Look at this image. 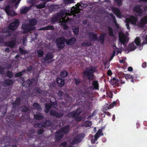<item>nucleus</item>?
Segmentation results:
<instances>
[{
  "label": "nucleus",
  "instance_id": "5fc2aeb1",
  "mask_svg": "<svg viewBox=\"0 0 147 147\" xmlns=\"http://www.w3.org/2000/svg\"><path fill=\"white\" fill-rule=\"evenodd\" d=\"M115 2H117L119 6H121L122 4V0H114Z\"/></svg>",
  "mask_w": 147,
  "mask_h": 147
},
{
  "label": "nucleus",
  "instance_id": "7c9ffc66",
  "mask_svg": "<svg viewBox=\"0 0 147 147\" xmlns=\"http://www.w3.org/2000/svg\"><path fill=\"white\" fill-rule=\"evenodd\" d=\"M92 125V122L91 121L86 120L83 123L82 126L85 127H89L91 126Z\"/></svg>",
  "mask_w": 147,
  "mask_h": 147
},
{
  "label": "nucleus",
  "instance_id": "4d7b16f0",
  "mask_svg": "<svg viewBox=\"0 0 147 147\" xmlns=\"http://www.w3.org/2000/svg\"><path fill=\"white\" fill-rule=\"evenodd\" d=\"M45 108L50 109L51 108L52 105L51 104L49 103H47L45 105Z\"/></svg>",
  "mask_w": 147,
  "mask_h": 147
},
{
  "label": "nucleus",
  "instance_id": "4468645a",
  "mask_svg": "<svg viewBox=\"0 0 147 147\" xmlns=\"http://www.w3.org/2000/svg\"><path fill=\"white\" fill-rule=\"evenodd\" d=\"M91 88L92 90H98L99 89V84L97 80H93L92 83Z\"/></svg>",
  "mask_w": 147,
  "mask_h": 147
},
{
  "label": "nucleus",
  "instance_id": "a19ab883",
  "mask_svg": "<svg viewBox=\"0 0 147 147\" xmlns=\"http://www.w3.org/2000/svg\"><path fill=\"white\" fill-rule=\"evenodd\" d=\"M61 76L62 78H65L67 75V73L65 70H63L60 73Z\"/></svg>",
  "mask_w": 147,
  "mask_h": 147
},
{
  "label": "nucleus",
  "instance_id": "c9c22d12",
  "mask_svg": "<svg viewBox=\"0 0 147 147\" xmlns=\"http://www.w3.org/2000/svg\"><path fill=\"white\" fill-rule=\"evenodd\" d=\"M125 78L127 80H131V81L134 83L133 77L131 75L129 74H126L125 76Z\"/></svg>",
  "mask_w": 147,
  "mask_h": 147
},
{
  "label": "nucleus",
  "instance_id": "6e6552de",
  "mask_svg": "<svg viewBox=\"0 0 147 147\" xmlns=\"http://www.w3.org/2000/svg\"><path fill=\"white\" fill-rule=\"evenodd\" d=\"M63 136V134L61 133L59 130L55 133V140L56 141L58 142L61 139Z\"/></svg>",
  "mask_w": 147,
  "mask_h": 147
},
{
  "label": "nucleus",
  "instance_id": "ea45409f",
  "mask_svg": "<svg viewBox=\"0 0 147 147\" xmlns=\"http://www.w3.org/2000/svg\"><path fill=\"white\" fill-rule=\"evenodd\" d=\"M74 118L76 121L79 122L82 119V116H79V115H77L76 114Z\"/></svg>",
  "mask_w": 147,
  "mask_h": 147
},
{
  "label": "nucleus",
  "instance_id": "9b49d317",
  "mask_svg": "<svg viewBox=\"0 0 147 147\" xmlns=\"http://www.w3.org/2000/svg\"><path fill=\"white\" fill-rule=\"evenodd\" d=\"M119 42L123 44L128 41L127 38L123 34L119 36Z\"/></svg>",
  "mask_w": 147,
  "mask_h": 147
},
{
  "label": "nucleus",
  "instance_id": "37998d69",
  "mask_svg": "<svg viewBox=\"0 0 147 147\" xmlns=\"http://www.w3.org/2000/svg\"><path fill=\"white\" fill-rule=\"evenodd\" d=\"M74 34L77 35L79 32V28L78 27H75L72 28Z\"/></svg>",
  "mask_w": 147,
  "mask_h": 147
},
{
  "label": "nucleus",
  "instance_id": "f3484780",
  "mask_svg": "<svg viewBox=\"0 0 147 147\" xmlns=\"http://www.w3.org/2000/svg\"><path fill=\"white\" fill-rule=\"evenodd\" d=\"M16 43V39L13 40H12L5 42V45L6 46L13 48L15 46Z\"/></svg>",
  "mask_w": 147,
  "mask_h": 147
},
{
  "label": "nucleus",
  "instance_id": "f8f14e48",
  "mask_svg": "<svg viewBox=\"0 0 147 147\" xmlns=\"http://www.w3.org/2000/svg\"><path fill=\"white\" fill-rule=\"evenodd\" d=\"M22 28L25 30L26 32H29L34 30V27H31L29 26V24H22Z\"/></svg>",
  "mask_w": 147,
  "mask_h": 147
},
{
  "label": "nucleus",
  "instance_id": "2eb2a0df",
  "mask_svg": "<svg viewBox=\"0 0 147 147\" xmlns=\"http://www.w3.org/2000/svg\"><path fill=\"white\" fill-rule=\"evenodd\" d=\"M53 57V53L51 52H49L46 55L45 57L44 58V63H46L48 60L51 59Z\"/></svg>",
  "mask_w": 147,
  "mask_h": 147
},
{
  "label": "nucleus",
  "instance_id": "7ed1b4c3",
  "mask_svg": "<svg viewBox=\"0 0 147 147\" xmlns=\"http://www.w3.org/2000/svg\"><path fill=\"white\" fill-rule=\"evenodd\" d=\"M12 140L10 136L5 137V136L0 139V144H4V146H7L10 145V143L12 142Z\"/></svg>",
  "mask_w": 147,
  "mask_h": 147
},
{
  "label": "nucleus",
  "instance_id": "c756f323",
  "mask_svg": "<svg viewBox=\"0 0 147 147\" xmlns=\"http://www.w3.org/2000/svg\"><path fill=\"white\" fill-rule=\"evenodd\" d=\"M26 70L25 69H24L22 71L18 72L15 75V77H21L23 75V74L26 73Z\"/></svg>",
  "mask_w": 147,
  "mask_h": 147
},
{
  "label": "nucleus",
  "instance_id": "052dcab7",
  "mask_svg": "<svg viewBox=\"0 0 147 147\" xmlns=\"http://www.w3.org/2000/svg\"><path fill=\"white\" fill-rule=\"evenodd\" d=\"M5 10L7 14H9L10 13V7L9 6L6 7L5 8Z\"/></svg>",
  "mask_w": 147,
  "mask_h": 147
},
{
  "label": "nucleus",
  "instance_id": "dca6fc26",
  "mask_svg": "<svg viewBox=\"0 0 147 147\" xmlns=\"http://www.w3.org/2000/svg\"><path fill=\"white\" fill-rule=\"evenodd\" d=\"M113 12L115 14L117 17L121 18V14L120 10L117 7H113L112 9Z\"/></svg>",
  "mask_w": 147,
  "mask_h": 147
},
{
  "label": "nucleus",
  "instance_id": "680f3d73",
  "mask_svg": "<svg viewBox=\"0 0 147 147\" xmlns=\"http://www.w3.org/2000/svg\"><path fill=\"white\" fill-rule=\"evenodd\" d=\"M4 71V68L1 65H0V74H3Z\"/></svg>",
  "mask_w": 147,
  "mask_h": 147
},
{
  "label": "nucleus",
  "instance_id": "09e8293b",
  "mask_svg": "<svg viewBox=\"0 0 147 147\" xmlns=\"http://www.w3.org/2000/svg\"><path fill=\"white\" fill-rule=\"evenodd\" d=\"M75 113H74V111L70 112L67 114V116L68 117H74L75 115Z\"/></svg>",
  "mask_w": 147,
  "mask_h": 147
},
{
  "label": "nucleus",
  "instance_id": "20e7f679",
  "mask_svg": "<svg viewBox=\"0 0 147 147\" xmlns=\"http://www.w3.org/2000/svg\"><path fill=\"white\" fill-rule=\"evenodd\" d=\"M65 38L63 37L57 38L56 40L57 47L59 49H63L65 46Z\"/></svg>",
  "mask_w": 147,
  "mask_h": 147
},
{
  "label": "nucleus",
  "instance_id": "f704fd0d",
  "mask_svg": "<svg viewBox=\"0 0 147 147\" xmlns=\"http://www.w3.org/2000/svg\"><path fill=\"white\" fill-rule=\"evenodd\" d=\"M33 126L35 128H41L44 127L42 122L35 123L34 124Z\"/></svg>",
  "mask_w": 147,
  "mask_h": 147
},
{
  "label": "nucleus",
  "instance_id": "a18cd8bd",
  "mask_svg": "<svg viewBox=\"0 0 147 147\" xmlns=\"http://www.w3.org/2000/svg\"><path fill=\"white\" fill-rule=\"evenodd\" d=\"M63 3L65 5H68L74 3V0H63Z\"/></svg>",
  "mask_w": 147,
  "mask_h": 147
},
{
  "label": "nucleus",
  "instance_id": "2f4dec72",
  "mask_svg": "<svg viewBox=\"0 0 147 147\" xmlns=\"http://www.w3.org/2000/svg\"><path fill=\"white\" fill-rule=\"evenodd\" d=\"M42 122L44 127H47L50 126L52 124L51 121L50 120H46L45 122Z\"/></svg>",
  "mask_w": 147,
  "mask_h": 147
},
{
  "label": "nucleus",
  "instance_id": "6e6d98bb",
  "mask_svg": "<svg viewBox=\"0 0 147 147\" xmlns=\"http://www.w3.org/2000/svg\"><path fill=\"white\" fill-rule=\"evenodd\" d=\"M44 130L42 129H40L37 131V134L39 135H41L44 132Z\"/></svg>",
  "mask_w": 147,
  "mask_h": 147
},
{
  "label": "nucleus",
  "instance_id": "6ab92c4d",
  "mask_svg": "<svg viewBox=\"0 0 147 147\" xmlns=\"http://www.w3.org/2000/svg\"><path fill=\"white\" fill-rule=\"evenodd\" d=\"M69 130V126L68 125L65 126L61 128L59 131L62 133L67 134Z\"/></svg>",
  "mask_w": 147,
  "mask_h": 147
},
{
  "label": "nucleus",
  "instance_id": "3c124183",
  "mask_svg": "<svg viewBox=\"0 0 147 147\" xmlns=\"http://www.w3.org/2000/svg\"><path fill=\"white\" fill-rule=\"evenodd\" d=\"M22 111L23 112H26L28 111L29 109L26 106H24L22 107L21 108Z\"/></svg>",
  "mask_w": 147,
  "mask_h": 147
},
{
  "label": "nucleus",
  "instance_id": "4be33fe9",
  "mask_svg": "<svg viewBox=\"0 0 147 147\" xmlns=\"http://www.w3.org/2000/svg\"><path fill=\"white\" fill-rule=\"evenodd\" d=\"M136 47L135 45L134 42L130 43L128 46L127 50L128 51H132L135 50Z\"/></svg>",
  "mask_w": 147,
  "mask_h": 147
},
{
  "label": "nucleus",
  "instance_id": "1a4fd4ad",
  "mask_svg": "<svg viewBox=\"0 0 147 147\" xmlns=\"http://www.w3.org/2000/svg\"><path fill=\"white\" fill-rule=\"evenodd\" d=\"M62 16L61 13H57L51 18V21L52 23L55 22L59 21Z\"/></svg>",
  "mask_w": 147,
  "mask_h": 147
},
{
  "label": "nucleus",
  "instance_id": "603ef678",
  "mask_svg": "<svg viewBox=\"0 0 147 147\" xmlns=\"http://www.w3.org/2000/svg\"><path fill=\"white\" fill-rule=\"evenodd\" d=\"M34 82V79H31V80H28L26 81V82L28 86L32 84Z\"/></svg>",
  "mask_w": 147,
  "mask_h": 147
},
{
  "label": "nucleus",
  "instance_id": "4c0bfd02",
  "mask_svg": "<svg viewBox=\"0 0 147 147\" xmlns=\"http://www.w3.org/2000/svg\"><path fill=\"white\" fill-rule=\"evenodd\" d=\"M37 53L38 57H40L43 56L44 54V52L42 50L40 49L37 51Z\"/></svg>",
  "mask_w": 147,
  "mask_h": 147
},
{
  "label": "nucleus",
  "instance_id": "a878e982",
  "mask_svg": "<svg viewBox=\"0 0 147 147\" xmlns=\"http://www.w3.org/2000/svg\"><path fill=\"white\" fill-rule=\"evenodd\" d=\"M89 95V91L87 89H84L82 91L81 93V96L84 97L86 98Z\"/></svg>",
  "mask_w": 147,
  "mask_h": 147
},
{
  "label": "nucleus",
  "instance_id": "9d476101",
  "mask_svg": "<svg viewBox=\"0 0 147 147\" xmlns=\"http://www.w3.org/2000/svg\"><path fill=\"white\" fill-rule=\"evenodd\" d=\"M14 83V81L11 79H7L4 81L3 83V86L4 87H7L13 85Z\"/></svg>",
  "mask_w": 147,
  "mask_h": 147
},
{
  "label": "nucleus",
  "instance_id": "0eeeda50",
  "mask_svg": "<svg viewBox=\"0 0 147 147\" xmlns=\"http://www.w3.org/2000/svg\"><path fill=\"white\" fill-rule=\"evenodd\" d=\"M84 136V134H80L77 135L75 138L73 139L71 144H75L80 142Z\"/></svg>",
  "mask_w": 147,
  "mask_h": 147
},
{
  "label": "nucleus",
  "instance_id": "c85d7f7f",
  "mask_svg": "<svg viewBox=\"0 0 147 147\" xmlns=\"http://www.w3.org/2000/svg\"><path fill=\"white\" fill-rule=\"evenodd\" d=\"M57 81L58 85L60 87L63 86L64 84V80L61 78H58L57 79Z\"/></svg>",
  "mask_w": 147,
  "mask_h": 147
},
{
  "label": "nucleus",
  "instance_id": "774afa93",
  "mask_svg": "<svg viewBox=\"0 0 147 147\" xmlns=\"http://www.w3.org/2000/svg\"><path fill=\"white\" fill-rule=\"evenodd\" d=\"M116 104L117 102L115 101H114L113 102L111 103V104L110 105V106H111V108H112L116 105Z\"/></svg>",
  "mask_w": 147,
  "mask_h": 147
},
{
  "label": "nucleus",
  "instance_id": "423d86ee",
  "mask_svg": "<svg viewBox=\"0 0 147 147\" xmlns=\"http://www.w3.org/2000/svg\"><path fill=\"white\" fill-rule=\"evenodd\" d=\"M20 22L18 19H16L14 21L11 23L8 26V29L12 31L16 30Z\"/></svg>",
  "mask_w": 147,
  "mask_h": 147
},
{
  "label": "nucleus",
  "instance_id": "79ce46f5",
  "mask_svg": "<svg viewBox=\"0 0 147 147\" xmlns=\"http://www.w3.org/2000/svg\"><path fill=\"white\" fill-rule=\"evenodd\" d=\"M46 3L43 2L36 5V7L38 9H40L44 8L45 6Z\"/></svg>",
  "mask_w": 147,
  "mask_h": 147
},
{
  "label": "nucleus",
  "instance_id": "393cba45",
  "mask_svg": "<svg viewBox=\"0 0 147 147\" xmlns=\"http://www.w3.org/2000/svg\"><path fill=\"white\" fill-rule=\"evenodd\" d=\"M21 101V99L20 97H17L14 102L13 103V108H15L16 106H19L20 103Z\"/></svg>",
  "mask_w": 147,
  "mask_h": 147
},
{
  "label": "nucleus",
  "instance_id": "a211bd4d",
  "mask_svg": "<svg viewBox=\"0 0 147 147\" xmlns=\"http://www.w3.org/2000/svg\"><path fill=\"white\" fill-rule=\"evenodd\" d=\"M37 23V20L35 18H32L29 21V24L31 27H34V30L36 28L35 25Z\"/></svg>",
  "mask_w": 147,
  "mask_h": 147
},
{
  "label": "nucleus",
  "instance_id": "69168bd1",
  "mask_svg": "<svg viewBox=\"0 0 147 147\" xmlns=\"http://www.w3.org/2000/svg\"><path fill=\"white\" fill-rule=\"evenodd\" d=\"M62 26L64 30H67L69 28L67 25L65 23L63 24Z\"/></svg>",
  "mask_w": 147,
  "mask_h": 147
},
{
  "label": "nucleus",
  "instance_id": "ddd939ff",
  "mask_svg": "<svg viewBox=\"0 0 147 147\" xmlns=\"http://www.w3.org/2000/svg\"><path fill=\"white\" fill-rule=\"evenodd\" d=\"M50 115L53 117H56L57 118L61 117L63 116L62 113H59L55 111L51 110L50 111Z\"/></svg>",
  "mask_w": 147,
  "mask_h": 147
},
{
  "label": "nucleus",
  "instance_id": "0e129e2a",
  "mask_svg": "<svg viewBox=\"0 0 147 147\" xmlns=\"http://www.w3.org/2000/svg\"><path fill=\"white\" fill-rule=\"evenodd\" d=\"M130 23L129 21L127 20H126V26H127V28L129 29L130 28L129 24Z\"/></svg>",
  "mask_w": 147,
  "mask_h": 147
},
{
  "label": "nucleus",
  "instance_id": "49530a36",
  "mask_svg": "<svg viewBox=\"0 0 147 147\" xmlns=\"http://www.w3.org/2000/svg\"><path fill=\"white\" fill-rule=\"evenodd\" d=\"M13 75V73L11 71H8L7 72V76L9 78H11Z\"/></svg>",
  "mask_w": 147,
  "mask_h": 147
},
{
  "label": "nucleus",
  "instance_id": "c03bdc74",
  "mask_svg": "<svg viewBox=\"0 0 147 147\" xmlns=\"http://www.w3.org/2000/svg\"><path fill=\"white\" fill-rule=\"evenodd\" d=\"M135 43L136 45L138 46H139L140 45V40L139 37H137L134 40Z\"/></svg>",
  "mask_w": 147,
  "mask_h": 147
},
{
  "label": "nucleus",
  "instance_id": "b1692460",
  "mask_svg": "<svg viewBox=\"0 0 147 147\" xmlns=\"http://www.w3.org/2000/svg\"><path fill=\"white\" fill-rule=\"evenodd\" d=\"M30 9V7H28L25 6L24 7H22L20 10L21 13L22 14H25L27 13Z\"/></svg>",
  "mask_w": 147,
  "mask_h": 147
},
{
  "label": "nucleus",
  "instance_id": "e433bc0d",
  "mask_svg": "<svg viewBox=\"0 0 147 147\" xmlns=\"http://www.w3.org/2000/svg\"><path fill=\"white\" fill-rule=\"evenodd\" d=\"M107 28L108 29L109 35L111 37L114 36V35L112 28L111 26H108Z\"/></svg>",
  "mask_w": 147,
  "mask_h": 147
},
{
  "label": "nucleus",
  "instance_id": "5701e85b",
  "mask_svg": "<svg viewBox=\"0 0 147 147\" xmlns=\"http://www.w3.org/2000/svg\"><path fill=\"white\" fill-rule=\"evenodd\" d=\"M132 24H135L136 22L137 18L134 16H131L129 18L127 19Z\"/></svg>",
  "mask_w": 147,
  "mask_h": 147
},
{
  "label": "nucleus",
  "instance_id": "f257e3e1",
  "mask_svg": "<svg viewBox=\"0 0 147 147\" xmlns=\"http://www.w3.org/2000/svg\"><path fill=\"white\" fill-rule=\"evenodd\" d=\"M88 36L90 39L92 40L95 41L97 40L100 41L101 43L103 45L104 44L105 38L106 33L103 32L101 34L99 37H97V34L94 32H89L88 33Z\"/></svg>",
  "mask_w": 147,
  "mask_h": 147
},
{
  "label": "nucleus",
  "instance_id": "338daca9",
  "mask_svg": "<svg viewBox=\"0 0 147 147\" xmlns=\"http://www.w3.org/2000/svg\"><path fill=\"white\" fill-rule=\"evenodd\" d=\"M35 90L38 93H41L42 92V90L38 87H36L35 88Z\"/></svg>",
  "mask_w": 147,
  "mask_h": 147
},
{
  "label": "nucleus",
  "instance_id": "8fccbe9b",
  "mask_svg": "<svg viewBox=\"0 0 147 147\" xmlns=\"http://www.w3.org/2000/svg\"><path fill=\"white\" fill-rule=\"evenodd\" d=\"M74 81H75V83L76 86H78L79 85L81 82V81L80 79H76V78H74Z\"/></svg>",
  "mask_w": 147,
  "mask_h": 147
},
{
  "label": "nucleus",
  "instance_id": "39448f33",
  "mask_svg": "<svg viewBox=\"0 0 147 147\" xmlns=\"http://www.w3.org/2000/svg\"><path fill=\"white\" fill-rule=\"evenodd\" d=\"M141 5H136L133 7V10L134 12L137 14V15L135 14L136 16L142 17L143 16L144 11Z\"/></svg>",
  "mask_w": 147,
  "mask_h": 147
},
{
  "label": "nucleus",
  "instance_id": "de8ad7c7",
  "mask_svg": "<svg viewBox=\"0 0 147 147\" xmlns=\"http://www.w3.org/2000/svg\"><path fill=\"white\" fill-rule=\"evenodd\" d=\"M82 46L83 47H89L92 45V44L90 42H84L82 43Z\"/></svg>",
  "mask_w": 147,
  "mask_h": 147
},
{
  "label": "nucleus",
  "instance_id": "412c9836",
  "mask_svg": "<svg viewBox=\"0 0 147 147\" xmlns=\"http://www.w3.org/2000/svg\"><path fill=\"white\" fill-rule=\"evenodd\" d=\"M147 24V15L143 17L141 19L140 23V27H143Z\"/></svg>",
  "mask_w": 147,
  "mask_h": 147
},
{
  "label": "nucleus",
  "instance_id": "f03ea898",
  "mask_svg": "<svg viewBox=\"0 0 147 147\" xmlns=\"http://www.w3.org/2000/svg\"><path fill=\"white\" fill-rule=\"evenodd\" d=\"M96 67H92L90 69L86 68L84 72V75L86 76L90 81L93 80L94 78V73L96 71Z\"/></svg>",
  "mask_w": 147,
  "mask_h": 147
},
{
  "label": "nucleus",
  "instance_id": "473e14b6",
  "mask_svg": "<svg viewBox=\"0 0 147 147\" xmlns=\"http://www.w3.org/2000/svg\"><path fill=\"white\" fill-rule=\"evenodd\" d=\"M110 83L112 85H113L117 84L119 82V80L117 79H116L114 78L112 79H111L110 81Z\"/></svg>",
  "mask_w": 147,
  "mask_h": 147
},
{
  "label": "nucleus",
  "instance_id": "bb28decb",
  "mask_svg": "<svg viewBox=\"0 0 147 147\" xmlns=\"http://www.w3.org/2000/svg\"><path fill=\"white\" fill-rule=\"evenodd\" d=\"M34 118L37 120H41L44 118V116L40 113H38L34 115Z\"/></svg>",
  "mask_w": 147,
  "mask_h": 147
},
{
  "label": "nucleus",
  "instance_id": "aec40b11",
  "mask_svg": "<svg viewBox=\"0 0 147 147\" xmlns=\"http://www.w3.org/2000/svg\"><path fill=\"white\" fill-rule=\"evenodd\" d=\"M76 41V38H72L69 39H65V43L68 45H73Z\"/></svg>",
  "mask_w": 147,
  "mask_h": 147
},
{
  "label": "nucleus",
  "instance_id": "58836bf2",
  "mask_svg": "<svg viewBox=\"0 0 147 147\" xmlns=\"http://www.w3.org/2000/svg\"><path fill=\"white\" fill-rule=\"evenodd\" d=\"M19 51L20 53L22 55H25L28 53L27 50H23L21 47H20L19 49Z\"/></svg>",
  "mask_w": 147,
  "mask_h": 147
},
{
  "label": "nucleus",
  "instance_id": "cd10ccee",
  "mask_svg": "<svg viewBox=\"0 0 147 147\" xmlns=\"http://www.w3.org/2000/svg\"><path fill=\"white\" fill-rule=\"evenodd\" d=\"M54 29V27L53 25H49L44 27L40 28L38 29L39 30H53Z\"/></svg>",
  "mask_w": 147,
  "mask_h": 147
},
{
  "label": "nucleus",
  "instance_id": "13d9d810",
  "mask_svg": "<svg viewBox=\"0 0 147 147\" xmlns=\"http://www.w3.org/2000/svg\"><path fill=\"white\" fill-rule=\"evenodd\" d=\"M111 106H110V105H108V104H107L105 106V108L104 109L106 110H107L108 109H111Z\"/></svg>",
  "mask_w": 147,
  "mask_h": 147
},
{
  "label": "nucleus",
  "instance_id": "e2e57ef3",
  "mask_svg": "<svg viewBox=\"0 0 147 147\" xmlns=\"http://www.w3.org/2000/svg\"><path fill=\"white\" fill-rule=\"evenodd\" d=\"M57 94L59 96L61 97L63 96V93L62 91L59 90L57 93Z\"/></svg>",
  "mask_w": 147,
  "mask_h": 147
},
{
  "label": "nucleus",
  "instance_id": "864d4df0",
  "mask_svg": "<svg viewBox=\"0 0 147 147\" xmlns=\"http://www.w3.org/2000/svg\"><path fill=\"white\" fill-rule=\"evenodd\" d=\"M74 113H76V115H79L82 112L81 110L79 109H77L76 111H74Z\"/></svg>",
  "mask_w": 147,
  "mask_h": 147
},
{
  "label": "nucleus",
  "instance_id": "bf43d9fd",
  "mask_svg": "<svg viewBox=\"0 0 147 147\" xmlns=\"http://www.w3.org/2000/svg\"><path fill=\"white\" fill-rule=\"evenodd\" d=\"M96 133L99 135H100V136H103L104 135L103 133H102V131H101V129H99Z\"/></svg>",
  "mask_w": 147,
  "mask_h": 147
},
{
  "label": "nucleus",
  "instance_id": "72a5a7b5",
  "mask_svg": "<svg viewBox=\"0 0 147 147\" xmlns=\"http://www.w3.org/2000/svg\"><path fill=\"white\" fill-rule=\"evenodd\" d=\"M33 106H34L35 109L38 111H40L42 109L40 105L37 103L35 102L33 104Z\"/></svg>",
  "mask_w": 147,
  "mask_h": 147
}]
</instances>
